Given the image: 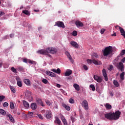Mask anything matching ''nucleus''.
I'll return each mask as SVG.
<instances>
[{
	"instance_id": "f257e3e1",
	"label": "nucleus",
	"mask_w": 125,
	"mask_h": 125,
	"mask_svg": "<svg viewBox=\"0 0 125 125\" xmlns=\"http://www.w3.org/2000/svg\"><path fill=\"white\" fill-rule=\"evenodd\" d=\"M120 115L121 112L119 110H117L115 113L109 112L106 113L104 114V117L110 121H117V120H119Z\"/></svg>"
},
{
	"instance_id": "f03ea898",
	"label": "nucleus",
	"mask_w": 125,
	"mask_h": 125,
	"mask_svg": "<svg viewBox=\"0 0 125 125\" xmlns=\"http://www.w3.org/2000/svg\"><path fill=\"white\" fill-rule=\"evenodd\" d=\"M112 53L113 47H112V46H111L106 47L104 48V49L103 50V53L104 56H108V55L112 54Z\"/></svg>"
},
{
	"instance_id": "7ed1b4c3",
	"label": "nucleus",
	"mask_w": 125,
	"mask_h": 125,
	"mask_svg": "<svg viewBox=\"0 0 125 125\" xmlns=\"http://www.w3.org/2000/svg\"><path fill=\"white\" fill-rule=\"evenodd\" d=\"M39 54H42V55H47L48 57L51 58V55L48 54L49 52H48L46 50H39L37 52Z\"/></svg>"
},
{
	"instance_id": "20e7f679",
	"label": "nucleus",
	"mask_w": 125,
	"mask_h": 125,
	"mask_svg": "<svg viewBox=\"0 0 125 125\" xmlns=\"http://www.w3.org/2000/svg\"><path fill=\"white\" fill-rule=\"evenodd\" d=\"M46 50H47L49 53H51L52 54H55L57 53V51H58L57 48L51 47L47 48Z\"/></svg>"
},
{
	"instance_id": "39448f33",
	"label": "nucleus",
	"mask_w": 125,
	"mask_h": 125,
	"mask_svg": "<svg viewBox=\"0 0 125 125\" xmlns=\"http://www.w3.org/2000/svg\"><path fill=\"white\" fill-rule=\"evenodd\" d=\"M25 95L26 96V97L27 98V99H28V100H29V101H32V100H33V96H32V93L27 90L26 92H25Z\"/></svg>"
},
{
	"instance_id": "423d86ee",
	"label": "nucleus",
	"mask_w": 125,
	"mask_h": 125,
	"mask_svg": "<svg viewBox=\"0 0 125 125\" xmlns=\"http://www.w3.org/2000/svg\"><path fill=\"white\" fill-rule=\"evenodd\" d=\"M117 68L120 70L121 72H124L125 71V66L124 65V63L122 62H120L119 63L117 64Z\"/></svg>"
},
{
	"instance_id": "0eeeda50",
	"label": "nucleus",
	"mask_w": 125,
	"mask_h": 125,
	"mask_svg": "<svg viewBox=\"0 0 125 125\" xmlns=\"http://www.w3.org/2000/svg\"><path fill=\"white\" fill-rule=\"evenodd\" d=\"M82 106L83 107V108L86 111H87L88 110V103L87 102V101L84 100L82 102Z\"/></svg>"
},
{
	"instance_id": "6e6552de",
	"label": "nucleus",
	"mask_w": 125,
	"mask_h": 125,
	"mask_svg": "<svg viewBox=\"0 0 125 125\" xmlns=\"http://www.w3.org/2000/svg\"><path fill=\"white\" fill-rule=\"evenodd\" d=\"M115 28L116 29H117L118 28V29L120 30L121 36H123L124 38L125 39V31L124 28H122L121 26L119 25H116Z\"/></svg>"
},
{
	"instance_id": "1a4fd4ad",
	"label": "nucleus",
	"mask_w": 125,
	"mask_h": 125,
	"mask_svg": "<svg viewBox=\"0 0 125 125\" xmlns=\"http://www.w3.org/2000/svg\"><path fill=\"white\" fill-rule=\"evenodd\" d=\"M36 102L37 103L39 106H42V107H44V104H43V103H42V99L39 98H37L36 99Z\"/></svg>"
},
{
	"instance_id": "9d476101",
	"label": "nucleus",
	"mask_w": 125,
	"mask_h": 125,
	"mask_svg": "<svg viewBox=\"0 0 125 125\" xmlns=\"http://www.w3.org/2000/svg\"><path fill=\"white\" fill-rule=\"evenodd\" d=\"M55 26H57L60 28H65V25H64V23L62 21H57L55 24Z\"/></svg>"
},
{
	"instance_id": "9b49d317",
	"label": "nucleus",
	"mask_w": 125,
	"mask_h": 125,
	"mask_svg": "<svg viewBox=\"0 0 125 125\" xmlns=\"http://www.w3.org/2000/svg\"><path fill=\"white\" fill-rule=\"evenodd\" d=\"M75 24L77 26V28H80V27L82 28V27H83V23L80 21H76L75 22Z\"/></svg>"
},
{
	"instance_id": "f8f14e48",
	"label": "nucleus",
	"mask_w": 125,
	"mask_h": 125,
	"mask_svg": "<svg viewBox=\"0 0 125 125\" xmlns=\"http://www.w3.org/2000/svg\"><path fill=\"white\" fill-rule=\"evenodd\" d=\"M103 76L104 78V80L105 82H108V75H107V72H106V69L104 68L102 70Z\"/></svg>"
},
{
	"instance_id": "ddd939ff",
	"label": "nucleus",
	"mask_w": 125,
	"mask_h": 125,
	"mask_svg": "<svg viewBox=\"0 0 125 125\" xmlns=\"http://www.w3.org/2000/svg\"><path fill=\"white\" fill-rule=\"evenodd\" d=\"M65 53V55L67 56V58L70 60V62H72V63L73 64V63H74V60H73V58H72V56H71L69 52L66 51Z\"/></svg>"
},
{
	"instance_id": "4468645a",
	"label": "nucleus",
	"mask_w": 125,
	"mask_h": 125,
	"mask_svg": "<svg viewBox=\"0 0 125 125\" xmlns=\"http://www.w3.org/2000/svg\"><path fill=\"white\" fill-rule=\"evenodd\" d=\"M94 79L95 81H96L97 83H102V81H103L101 77L97 75H94Z\"/></svg>"
},
{
	"instance_id": "2eb2a0df",
	"label": "nucleus",
	"mask_w": 125,
	"mask_h": 125,
	"mask_svg": "<svg viewBox=\"0 0 125 125\" xmlns=\"http://www.w3.org/2000/svg\"><path fill=\"white\" fill-rule=\"evenodd\" d=\"M70 44L73 47H75V48H79V44H78V43L75 41H71L70 42Z\"/></svg>"
},
{
	"instance_id": "dca6fc26",
	"label": "nucleus",
	"mask_w": 125,
	"mask_h": 125,
	"mask_svg": "<svg viewBox=\"0 0 125 125\" xmlns=\"http://www.w3.org/2000/svg\"><path fill=\"white\" fill-rule=\"evenodd\" d=\"M46 75H48V76H50V77H56V74L52 72H51L49 70H47L46 72Z\"/></svg>"
},
{
	"instance_id": "f3484780",
	"label": "nucleus",
	"mask_w": 125,
	"mask_h": 125,
	"mask_svg": "<svg viewBox=\"0 0 125 125\" xmlns=\"http://www.w3.org/2000/svg\"><path fill=\"white\" fill-rule=\"evenodd\" d=\"M30 108L33 110V111H35L38 108V106L37 105V104L35 103H32L30 105Z\"/></svg>"
},
{
	"instance_id": "a211bd4d",
	"label": "nucleus",
	"mask_w": 125,
	"mask_h": 125,
	"mask_svg": "<svg viewBox=\"0 0 125 125\" xmlns=\"http://www.w3.org/2000/svg\"><path fill=\"white\" fill-rule=\"evenodd\" d=\"M23 83L28 86H30L31 85V81H30V80L29 79H24L23 80Z\"/></svg>"
},
{
	"instance_id": "6ab92c4d",
	"label": "nucleus",
	"mask_w": 125,
	"mask_h": 125,
	"mask_svg": "<svg viewBox=\"0 0 125 125\" xmlns=\"http://www.w3.org/2000/svg\"><path fill=\"white\" fill-rule=\"evenodd\" d=\"M51 111L50 110L46 111V119H50L51 118Z\"/></svg>"
},
{
	"instance_id": "aec40b11",
	"label": "nucleus",
	"mask_w": 125,
	"mask_h": 125,
	"mask_svg": "<svg viewBox=\"0 0 125 125\" xmlns=\"http://www.w3.org/2000/svg\"><path fill=\"white\" fill-rule=\"evenodd\" d=\"M51 71L52 72H54V73L58 74V75H60V74H61V70H60L59 68H58L57 70L54 69H52Z\"/></svg>"
},
{
	"instance_id": "412c9836",
	"label": "nucleus",
	"mask_w": 125,
	"mask_h": 125,
	"mask_svg": "<svg viewBox=\"0 0 125 125\" xmlns=\"http://www.w3.org/2000/svg\"><path fill=\"white\" fill-rule=\"evenodd\" d=\"M92 63L95 64V65H101V62L99 61H97L96 60H92Z\"/></svg>"
},
{
	"instance_id": "4be33fe9",
	"label": "nucleus",
	"mask_w": 125,
	"mask_h": 125,
	"mask_svg": "<svg viewBox=\"0 0 125 125\" xmlns=\"http://www.w3.org/2000/svg\"><path fill=\"white\" fill-rule=\"evenodd\" d=\"M55 123L56 124H57L58 125H62V124L61 123V121H60V119H59L58 117H56Z\"/></svg>"
},
{
	"instance_id": "5701e85b",
	"label": "nucleus",
	"mask_w": 125,
	"mask_h": 125,
	"mask_svg": "<svg viewBox=\"0 0 125 125\" xmlns=\"http://www.w3.org/2000/svg\"><path fill=\"white\" fill-rule=\"evenodd\" d=\"M23 104L25 108H29L30 107V104L26 101H23Z\"/></svg>"
},
{
	"instance_id": "b1692460",
	"label": "nucleus",
	"mask_w": 125,
	"mask_h": 125,
	"mask_svg": "<svg viewBox=\"0 0 125 125\" xmlns=\"http://www.w3.org/2000/svg\"><path fill=\"white\" fill-rule=\"evenodd\" d=\"M73 86L74 88L77 90V91H80V85L77 83H74L73 84Z\"/></svg>"
},
{
	"instance_id": "393cba45",
	"label": "nucleus",
	"mask_w": 125,
	"mask_h": 125,
	"mask_svg": "<svg viewBox=\"0 0 125 125\" xmlns=\"http://www.w3.org/2000/svg\"><path fill=\"white\" fill-rule=\"evenodd\" d=\"M61 120H62V123H63V124L64 125H68V123H67V120H66V119H65L64 116H62L61 117Z\"/></svg>"
},
{
	"instance_id": "a878e982",
	"label": "nucleus",
	"mask_w": 125,
	"mask_h": 125,
	"mask_svg": "<svg viewBox=\"0 0 125 125\" xmlns=\"http://www.w3.org/2000/svg\"><path fill=\"white\" fill-rule=\"evenodd\" d=\"M73 73V71L72 70H69L65 72V73L64 74V76L65 77H68L71 75V74Z\"/></svg>"
},
{
	"instance_id": "bb28decb",
	"label": "nucleus",
	"mask_w": 125,
	"mask_h": 125,
	"mask_svg": "<svg viewBox=\"0 0 125 125\" xmlns=\"http://www.w3.org/2000/svg\"><path fill=\"white\" fill-rule=\"evenodd\" d=\"M7 116L9 118L10 122H12V123H14V119L12 117V115H11L10 114H8L7 115Z\"/></svg>"
},
{
	"instance_id": "cd10ccee",
	"label": "nucleus",
	"mask_w": 125,
	"mask_h": 125,
	"mask_svg": "<svg viewBox=\"0 0 125 125\" xmlns=\"http://www.w3.org/2000/svg\"><path fill=\"white\" fill-rule=\"evenodd\" d=\"M62 106L64 108H65L67 111H70L71 110V107H70L69 105H67L65 104H62Z\"/></svg>"
},
{
	"instance_id": "c85d7f7f",
	"label": "nucleus",
	"mask_w": 125,
	"mask_h": 125,
	"mask_svg": "<svg viewBox=\"0 0 125 125\" xmlns=\"http://www.w3.org/2000/svg\"><path fill=\"white\" fill-rule=\"evenodd\" d=\"M122 72L120 75L121 81H124V80H125V72Z\"/></svg>"
},
{
	"instance_id": "c756f323",
	"label": "nucleus",
	"mask_w": 125,
	"mask_h": 125,
	"mask_svg": "<svg viewBox=\"0 0 125 125\" xmlns=\"http://www.w3.org/2000/svg\"><path fill=\"white\" fill-rule=\"evenodd\" d=\"M105 107L108 110H111V109H112V105L108 103L106 104Z\"/></svg>"
},
{
	"instance_id": "7c9ffc66",
	"label": "nucleus",
	"mask_w": 125,
	"mask_h": 125,
	"mask_svg": "<svg viewBox=\"0 0 125 125\" xmlns=\"http://www.w3.org/2000/svg\"><path fill=\"white\" fill-rule=\"evenodd\" d=\"M22 13H23V14H25V15L30 16V12L27 10L22 11Z\"/></svg>"
},
{
	"instance_id": "2f4dec72",
	"label": "nucleus",
	"mask_w": 125,
	"mask_h": 125,
	"mask_svg": "<svg viewBox=\"0 0 125 125\" xmlns=\"http://www.w3.org/2000/svg\"><path fill=\"white\" fill-rule=\"evenodd\" d=\"M9 87L12 92H13V93H15V92H16V90H15V88H14V87L10 85Z\"/></svg>"
},
{
	"instance_id": "473e14b6",
	"label": "nucleus",
	"mask_w": 125,
	"mask_h": 125,
	"mask_svg": "<svg viewBox=\"0 0 125 125\" xmlns=\"http://www.w3.org/2000/svg\"><path fill=\"white\" fill-rule=\"evenodd\" d=\"M10 108L12 110H13V109H14V108H15V106H14V104L12 102H11L10 103Z\"/></svg>"
},
{
	"instance_id": "72a5a7b5",
	"label": "nucleus",
	"mask_w": 125,
	"mask_h": 125,
	"mask_svg": "<svg viewBox=\"0 0 125 125\" xmlns=\"http://www.w3.org/2000/svg\"><path fill=\"white\" fill-rule=\"evenodd\" d=\"M17 70L19 71V72H23L24 71V69L22 66H18L17 67Z\"/></svg>"
},
{
	"instance_id": "f704fd0d",
	"label": "nucleus",
	"mask_w": 125,
	"mask_h": 125,
	"mask_svg": "<svg viewBox=\"0 0 125 125\" xmlns=\"http://www.w3.org/2000/svg\"><path fill=\"white\" fill-rule=\"evenodd\" d=\"M17 84L18 86H19L20 87H22V82L21 81H18L17 82Z\"/></svg>"
},
{
	"instance_id": "c9c22d12",
	"label": "nucleus",
	"mask_w": 125,
	"mask_h": 125,
	"mask_svg": "<svg viewBox=\"0 0 125 125\" xmlns=\"http://www.w3.org/2000/svg\"><path fill=\"white\" fill-rule=\"evenodd\" d=\"M90 88L92 89V91H95V86L93 84L90 85Z\"/></svg>"
},
{
	"instance_id": "e433bc0d",
	"label": "nucleus",
	"mask_w": 125,
	"mask_h": 125,
	"mask_svg": "<svg viewBox=\"0 0 125 125\" xmlns=\"http://www.w3.org/2000/svg\"><path fill=\"white\" fill-rule=\"evenodd\" d=\"M113 84H114V85H115V86H116L117 87H118L119 86V83H118V82L116 80H114L113 82Z\"/></svg>"
},
{
	"instance_id": "4c0bfd02",
	"label": "nucleus",
	"mask_w": 125,
	"mask_h": 125,
	"mask_svg": "<svg viewBox=\"0 0 125 125\" xmlns=\"http://www.w3.org/2000/svg\"><path fill=\"white\" fill-rule=\"evenodd\" d=\"M11 70L13 73H15L16 74H17V70H16V69H15V68H14V67H12Z\"/></svg>"
},
{
	"instance_id": "58836bf2",
	"label": "nucleus",
	"mask_w": 125,
	"mask_h": 125,
	"mask_svg": "<svg viewBox=\"0 0 125 125\" xmlns=\"http://www.w3.org/2000/svg\"><path fill=\"white\" fill-rule=\"evenodd\" d=\"M0 113L1 114V115H5V111L2 109H0Z\"/></svg>"
},
{
	"instance_id": "ea45409f",
	"label": "nucleus",
	"mask_w": 125,
	"mask_h": 125,
	"mask_svg": "<svg viewBox=\"0 0 125 125\" xmlns=\"http://www.w3.org/2000/svg\"><path fill=\"white\" fill-rule=\"evenodd\" d=\"M28 62L29 64H36V62L31 61V60H28Z\"/></svg>"
},
{
	"instance_id": "a19ab883",
	"label": "nucleus",
	"mask_w": 125,
	"mask_h": 125,
	"mask_svg": "<svg viewBox=\"0 0 125 125\" xmlns=\"http://www.w3.org/2000/svg\"><path fill=\"white\" fill-rule=\"evenodd\" d=\"M72 36H74V37H76V36H77V35H78V32H77V31H74L72 33Z\"/></svg>"
},
{
	"instance_id": "79ce46f5",
	"label": "nucleus",
	"mask_w": 125,
	"mask_h": 125,
	"mask_svg": "<svg viewBox=\"0 0 125 125\" xmlns=\"http://www.w3.org/2000/svg\"><path fill=\"white\" fill-rule=\"evenodd\" d=\"M42 83H43L46 84L47 83H48V81H47V80L45 79H43L42 80Z\"/></svg>"
},
{
	"instance_id": "37998d69",
	"label": "nucleus",
	"mask_w": 125,
	"mask_h": 125,
	"mask_svg": "<svg viewBox=\"0 0 125 125\" xmlns=\"http://www.w3.org/2000/svg\"><path fill=\"white\" fill-rule=\"evenodd\" d=\"M69 103L73 104L75 103V101L74 100V99L71 98L69 99Z\"/></svg>"
},
{
	"instance_id": "c03bdc74",
	"label": "nucleus",
	"mask_w": 125,
	"mask_h": 125,
	"mask_svg": "<svg viewBox=\"0 0 125 125\" xmlns=\"http://www.w3.org/2000/svg\"><path fill=\"white\" fill-rule=\"evenodd\" d=\"M125 49L122 50L120 53L121 56H123V55H125Z\"/></svg>"
},
{
	"instance_id": "a18cd8bd",
	"label": "nucleus",
	"mask_w": 125,
	"mask_h": 125,
	"mask_svg": "<svg viewBox=\"0 0 125 125\" xmlns=\"http://www.w3.org/2000/svg\"><path fill=\"white\" fill-rule=\"evenodd\" d=\"M5 98V97L4 96H0V102H2V100Z\"/></svg>"
},
{
	"instance_id": "49530a36",
	"label": "nucleus",
	"mask_w": 125,
	"mask_h": 125,
	"mask_svg": "<svg viewBox=\"0 0 125 125\" xmlns=\"http://www.w3.org/2000/svg\"><path fill=\"white\" fill-rule=\"evenodd\" d=\"M105 30L106 29L104 28H102V29H101V31H100L101 34L102 35H103V34H104V32H105Z\"/></svg>"
},
{
	"instance_id": "de8ad7c7",
	"label": "nucleus",
	"mask_w": 125,
	"mask_h": 125,
	"mask_svg": "<svg viewBox=\"0 0 125 125\" xmlns=\"http://www.w3.org/2000/svg\"><path fill=\"white\" fill-rule=\"evenodd\" d=\"M28 116L29 118H33V112H30L28 114Z\"/></svg>"
},
{
	"instance_id": "09e8293b",
	"label": "nucleus",
	"mask_w": 125,
	"mask_h": 125,
	"mask_svg": "<svg viewBox=\"0 0 125 125\" xmlns=\"http://www.w3.org/2000/svg\"><path fill=\"white\" fill-rule=\"evenodd\" d=\"M16 80L17 81V82L21 81V79H20V77H19V76H17L16 77Z\"/></svg>"
},
{
	"instance_id": "8fccbe9b",
	"label": "nucleus",
	"mask_w": 125,
	"mask_h": 125,
	"mask_svg": "<svg viewBox=\"0 0 125 125\" xmlns=\"http://www.w3.org/2000/svg\"><path fill=\"white\" fill-rule=\"evenodd\" d=\"M71 120L73 123H75V122H76V118H75L72 116L71 117Z\"/></svg>"
},
{
	"instance_id": "3c124183",
	"label": "nucleus",
	"mask_w": 125,
	"mask_h": 125,
	"mask_svg": "<svg viewBox=\"0 0 125 125\" xmlns=\"http://www.w3.org/2000/svg\"><path fill=\"white\" fill-rule=\"evenodd\" d=\"M45 103L48 106H50V105H51V103H50L49 101H46Z\"/></svg>"
},
{
	"instance_id": "603ef678",
	"label": "nucleus",
	"mask_w": 125,
	"mask_h": 125,
	"mask_svg": "<svg viewBox=\"0 0 125 125\" xmlns=\"http://www.w3.org/2000/svg\"><path fill=\"white\" fill-rule=\"evenodd\" d=\"M28 59H23V60H22V61H23V62H24V63H28Z\"/></svg>"
},
{
	"instance_id": "864d4df0",
	"label": "nucleus",
	"mask_w": 125,
	"mask_h": 125,
	"mask_svg": "<svg viewBox=\"0 0 125 125\" xmlns=\"http://www.w3.org/2000/svg\"><path fill=\"white\" fill-rule=\"evenodd\" d=\"M113 69H114V66L113 65H110L108 70H109V71H112Z\"/></svg>"
},
{
	"instance_id": "5fc2aeb1",
	"label": "nucleus",
	"mask_w": 125,
	"mask_h": 125,
	"mask_svg": "<svg viewBox=\"0 0 125 125\" xmlns=\"http://www.w3.org/2000/svg\"><path fill=\"white\" fill-rule=\"evenodd\" d=\"M3 107H7L8 106V104L7 102H5L3 104Z\"/></svg>"
},
{
	"instance_id": "6e6d98bb",
	"label": "nucleus",
	"mask_w": 125,
	"mask_h": 125,
	"mask_svg": "<svg viewBox=\"0 0 125 125\" xmlns=\"http://www.w3.org/2000/svg\"><path fill=\"white\" fill-rule=\"evenodd\" d=\"M93 56L96 58H98V55L96 53L93 54Z\"/></svg>"
},
{
	"instance_id": "4d7b16f0",
	"label": "nucleus",
	"mask_w": 125,
	"mask_h": 125,
	"mask_svg": "<svg viewBox=\"0 0 125 125\" xmlns=\"http://www.w3.org/2000/svg\"><path fill=\"white\" fill-rule=\"evenodd\" d=\"M37 116L39 117V118L41 119V120H42V115H41L40 114H37Z\"/></svg>"
},
{
	"instance_id": "13d9d810",
	"label": "nucleus",
	"mask_w": 125,
	"mask_h": 125,
	"mask_svg": "<svg viewBox=\"0 0 125 125\" xmlns=\"http://www.w3.org/2000/svg\"><path fill=\"white\" fill-rule=\"evenodd\" d=\"M83 67L84 70H85L86 71L88 70V67H87V66L84 65Z\"/></svg>"
},
{
	"instance_id": "bf43d9fd",
	"label": "nucleus",
	"mask_w": 125,
	"mask_h": 125,
	"mask_svg": "<svg viewBox=\"0 0 125 125\" xmlns=\"http://www.w3.org/2000/svg\"><path fill=\"white\" fill-rule=\"evenodd\" d=\"M87 63H88V64L91 63H92V60L88 59V60H87Z\"/></svg>"
},
{
	"instance_id": "052dcab7",
	"label": "nucleus",
	"mask_w": 125,
	"mask_h": 125,
	"mask_svg": "<svg viewBox=\"0 0 125 125\" xmlns=\"http://www.w3.org/2000/svg\"><path fill=\"white\" fill-rule=\"evenodd\" d=\"M4 12L0 11V17H1V16H2V15H4Z\"/></svg>"
},
{
	"instance_id": "680f3d73",
	"label": "nucleus",
	"mask_w": 125,
	"mask_h": 125,
	"mask_svg": "<svg viewBox=\"0 0 125 125\" xmlns=\"http://www.w3.org/2000/svg\"><path fill=\"white\" fill-rule=\"evenodd\" d=\"M111 36H112V37H116L117 36V34L116 32H113V34H111Z\"/></svg>"
},
{
	"instance_id": "e2e57ef3",
	"label": "nucleus",
	"mask_w": 125,
	"mask_h": 125,
	"mask_svg": "<svg viewBox=\"0 0 125 125\" xmlns=\"http://www.w3.org/2000/svg\"><path fill=\"white\" fill-rule=\"evenodd\" d=\"M13 37H14V34H10V38H11V39H12V38H13Z\"/></svg>"
},
{
	"instance_id": "0e129e2a",
	"label": "nucleus",
	"mask_w": 125,
	"mask_h": 125,
	"mask_svg": "<svg viewBox=\"0 0 125 125\" xmlns=\"http://www.w3.org/2000/svg\"><path fill=\"white\" fill-rule=\"evenodd\" d=\"M37 88H38V86H37V85L36 84L33 85V88L34 89H37Z\"/></svg>"
},
{
	"instance_id": "69168bd1",
	"label": "nucleus",
	"mask_w": 125,
	"mask_h": 125,
	"mask_svg": "<svg viewBox=\"0 0 125 125\" xmlns=\"http://www.w3.org/2000/svg\"><path fill=\"white\" fill-rule=\"evenodd\" d=\"M122 62H123V63H125V57L123 58L122 60H121Z\"/></svg>"
},
{
	"instance_id": "338daca9",
	"label": "nucleus",
	"mask_w": 125,
	"mask_h": 125,
	"mask_svg": "<svg viewBox=\"0 0 125 125\" xmlns=\"http://www.w3.org/2000/svg\"><path fill=\"white\" fill-rule=\"evenodd\" d=\"M109 94L111 96H114V93L112 92H110Z\"/></svg>"
},
{
	"instance_id": "774afa93",
	"label": "nucleus",
	"mask_w": 125,
	"mask_h": 125,
	"mask_svg": "<svg viewBox=\"0 0 125 125\" xmlns=\"http://www.w3.org/2000/svg\"><path fill=\"white\" fill-rule=\"evenodd\" d=\"M57 87H59V88H60V87H61V85H60V84H57Z\"/></svg>"
}]
</instances>
